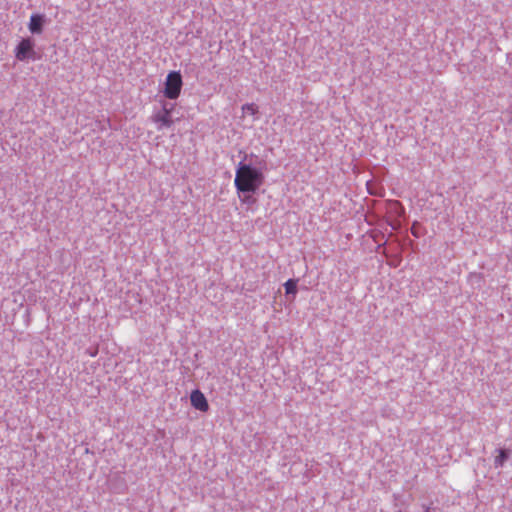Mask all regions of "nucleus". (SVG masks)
Masks as SVG:
<instances>
[{"label": "nucleus", "instance_id": "f257e3e1", "mask_svg": "<svg viewBox=\"0 0 512 512\" xmlns=\"http://www.w3.org/2000/svg\"><path fill=\"white\" fill-rule=\"evenodd\" d=\"M266 162L261 161L258 166L239 162L234 178V186L238 193H255L264 183V170Z\"/></svg>", "mask_w": 512, "mask_h": 512}, {"label": "nucleus", "instance_id": "f03ea898", "mask_svg": "<svg viewBox=\"0 0 512 512\" xmlns=\"http://www.w3.org/2000/svg\"><path fill=\"white\" fill-rule=\"evenodd\" d=\"M183 80L179 71H171L167 74L164 82L163 94L167 99H177L182 90Z\"/></svg>", "mask_w": 512, "mask_h": 512}, {"label": "nucleus", "instance_id": "7ed1b4c3", "mask_svg": "<svg viewBox=\"0 0 512 512\" xmlns=\"http://www.w3.org/2000/svg\"><path fill=\"white\" fill-rule=\"evenodd\" d=\"M14 54L15 58L19 61L35 60V41L30 37L23 38L15 47Z\"/></svg>", "mask_w": 512, "mask_h": 512}, {"label": "nucleus", "instance_id": "20e7f679", "mask_svg": "<svg viewBox=\"0 0 512 512\" xmlns=\"http://www.w3.org/2000/svg\"><path fill=\"white\" fill-rule=\"evenodd\" d=\"M171 111V109H168L166 105H164L161 110L151 116V120L157 125L158 130L170 128L173 125L174 121L171 116Z\"/></svg>", "mask_w": 512, "mask_h": 512}, {"label": "nucleus", "instance_id": "39448f33", "mask_svg": "<svg viewBox=\"0 0 512 512\" xmlns=\"http://www.w3.org/2000/svg\"><path fill=\"white\" fill-rule=\"evenodd\" d=\"M190 401L191 405L201 412H207L209 410V404L205 395L198 389L191 392Z\"/></svg>", "mask_w": 512, "mask_h": 512}, {"label": "nucleus", "instance_id": "423d86ee", "mask_svg": "<svg viewBox=\"0 0 512 512\" xmlns=\"http://www.w3.org/2000/svg\"><path fill=\"white\" fill-rule=\"evenodd\" d=\"M44 18L40 14H33L28 25L29 31L33 34H41L43 31Z\"/></svg>", "mask_w": 512, "mask_h": 512}, {"label": "nucleus", "instance_id": "0eeeda50", "mask_svg": "<svg viewBox=\"0 0 512 512\" xmlns=\"http://www.w3.org/2000/svg\"><path fill=\"white\" fill-rule=\"evenodd\" d=\"M284 288L286 294H293L295 295L297 293V280L295 279H289L284 283Z\"/></svg>", "mask_w": 512, "mask_h": 512}, {"label": "nucleus", "instance_id": "6e6552de", "mask_svg": "<svg viewBox=\"0 0 512 512\" xmlns=\"http://www.w3.org/2000/svg\"><path fill=\"white\" fill-rule=\"evenodd\" d=\"M507 453L504 449L499 450V454L495 457L494 464L496 467L503 466L504 462L507 459Z\"/></svg>", "mask_w": 512, "mask_h": 512}, {"label": "nucleus", "instance_id": "1a4fd4ad", "mask_svg": "<svg viewBox=\"0 0 512 512\" xmlns=\"http://www.w3.org/2000/svg\"><path fill=\"white\" fill-rule=\"evenodd\" d=\"M242 110L250 115H256L258 113V106L254 103H247L243 105Z\"/></svg>", "mask_w": 512, "mask_h": 512}, {"label": "nucleus", "instance_id": "9d476101", "mask_svg": "<svg viewBox=\"0 0 512 512\" xmlns=\"http://www.w3.org/2000/svg\"><path fill=\"white\" fill-rule=\"evenodd\" d=\"M418 227H419V224L417 222H414L412 227H411V233L415 236V237H419V233H418Z\"/></svg>", "mask_w": 512, "mask_h": 512}, {"label": "nucleus", "instance_id": "9b49d317", "mask_svg": "<svg viewBox=\"0 0 512 512\" xmlns=\"http://www.w3.org/2000/svg\"><path fill=\"white\" fill-rule=\"evenodd\" d=\"M241 202L243 203H254L255 200L251 198V196L245 195L243 198H241Z\"/></svg>", "mask_w": 512, "mask_h": 512}, {"label": "nucleus", "instance_id": "f8f14e48", "mask_svg": "<svg viewBox=\"0 0 512 512\" xmlns=\"http://www.w3.org/2000/svg\"><path fill=\"white\" fill-rule=\"evenodd\" d=\"M425 512H431L429 509H427Z\"/></svg>", "mask_w": 512, "mask_h": 512}]
</instances>
